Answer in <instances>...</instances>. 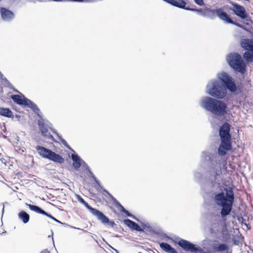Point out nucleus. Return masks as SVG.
Wrapping results in <instances>:
<instances>
[{
    "instance_id": "obj_28",
    "label": "nucleus",
    "mask_w": 253,
    "mask_h": 253,
    "mask_svg": "<svg viewBox=\"0 0 253 253\" xmlns=\"http://www.w3.org/2000/svg\"><path fill=\"white\" fill-rule=\"evenodd\" d=\"M52 132L55 134H56L57 136L58 137V139L60 141V142L62 143V144L67 149L69 150L74 151L73 149L68 145L67 141L62 138V135H61L59 133L57 132L56 129H53Z\"/></svg>"
},
{
    "instance_id": "obj_9",
    "label": "nucleus",
    "mask_w": 253,
    "mask_h": 253,
    "mask_svg": "<svg viewBox=\"0 0 253 253\" xmlns=\"http://www.w3.org/2000/svg\"><path fill=\"white\" fill-rule=\"evenodd\" d=\"M12 101L17 105L30 108L33 112L39 111L38 106L30 99L26 98L24 94H13L10 96Z\"/></svg>"
},
{
    "instance_id": "obj_32",
    "label": "nucleus",
    "mask_w": 253,
    "mask_h": 253,
    "mask_svg": "<svg viewBox=\"0 0 253 253\" xmlns=\"http://www.w3.org/2000/svg\"><path fill=\"white\" fill-rule=\"evenodd\" d=\"M1 80L2 81V84L3 85L6 86L8 87L9 88H12L13 87V85L11 84V83L7 80V79L5 77H3V78H1Z\"/></svg>"
},
{
    "instance_id": "obj_14",
    "label": "nucleus",
    "mask_w": 253,
    "mask_h": 253,
    "mask_svg": "<svg viewBox=\"0 0 253 253\" xmlns=\"http://www.w3.org/2000/svg\"><path fill=\"white\" fill-rule=\"evenodd\" d=\"M211 248L213 253H232V250L226 243L215 242L211 245Z\"/></svg>"
},
{
    "instance_id": "obj_17",
    "label": "nucleus",
    "mask_w": 253,
    "mask_h": 253,
    "mask_svg": "<svg viewBox=\"0 0 253 253\" xmlns=\"http://www.w3.org/2000/svg\"><path fill=\"white\" fill-rule=\"evenodd\" d=\"M78 201L83 205L93 215L98 211V209L92 208L90 206L80 195L76 194V195Z\"/></svg>"
},
{
    "instance_id": "obj_7",
    "label": "nucleus",
    "mask_w": 253,
    "mask_h": 253,
    "mask_svg": "<svg viewBox=\"0 0 253 253\" xmlns=\"http://www.w3.org/2000/svg\"><path fill=\"white\" fill-rule=\"evenodd\" d=\"M36 149L39 155L42 158L60 164L64 163L65 161L64 159L59 154L46 147L38 145L36 147Z\"/></svg>"
},
{
    "instance_id": "obj_3",
    "label": "nucleus",
    "mask_w": 253,
    "mask_h": 253,
    "mask_svg": "<svg viewBox=\"0 0 253 253\" xmlns=\"http://www.w3.org/2000/svg\"><path fill=\"white\" fill-rule=\"evenodd\" d=\"M194 180L199 183L202 189L206 193L207 185H210L215 189L210 192V198L214 204V207L209 211L210 227L209 231L213 235L221 230V226L225 223L227 217L229 215L233 210L235 202V195L233 188L230 186L223 187L220 185V181L213 183L210 180H206L202 183L196 180L195 176Z\"/></svg>"
},
{
    "instance_id": "obj_8",
    "label": "nucleus",
    "mask_w": 253,
    "mask_h": 253,
    "mask_svg": "<svg viewBox=\"0 0 253 253\" xmlns=\"http://www.w3.org/2000/svg\"><path fill=\"white\" fill-rule=\"evenodd\" d=\"M169 4L170 5L186 10L196 12L198 15L204 17L205 8L203 9L201 8H196L191 7V5L196 7L187 0H170Z\"/></svg>"
},
{
    "instance_id": "obj_21",
    "label": "nucleus",
    "mask_w": 253,
    "mask_h": 253,
    "mask_svg": "<svg viewBox=\"0 0 253 253\" xmlns=\"http://www.w3.org/2000/svg\"><path fill=\"white\" fill-rule=\"evenodd\" d=\"M0 116L13 119L12 111L9 108L0 107Z\"/></svg>"
},
{
    "instance_id": "obj_31",
    "label": "nucleus",
    "mask_w": 253,
    "mask_h": 253,
    "mask_svg": "<svg viewBox=\"0 0 253 253\" xmlns=\"http://www.w3.org/2000/svg\"><path fill=\"white\" fill-rule=\"evenodd\" d=\"M82 161H83V160L80 161H73V167L76 170H78L80 169L81 166L82 165Z\"/></svg>"
},
{
    "instance_id": "obj_36",
    "label": "nucleus",
    "mask_w": 253,
    "mask_h": 253,
    "mask_svg": "<svg viewBox=\"0 0 253 253\" xmlns=\"http://www.w3.org/2000/svg\"><path fill=\"white\" fill-rule=\"evenodd\" d=\"M93 180H94V181L95 182V183L97 184V186L96 187H95V188H96V189L98 191L99 190V189L100 188H102V186L101 185V183L99 181V180L96 178V177L94 175L93 176V177H91Z\"/></svg>"
},
{
    "instance_id": "obj_55",
    "label": "nucleus",
    "mask_w": 253,
    "mask_h": 253,
    "mask_svg": "<svg viewBox=\"0 0 253 253\" xmlns=\"http://www.w3.org/2000/svg\"><path fill=\"white\" fill-rule=\"evenodd\" d=\"M2 0H0V1H2Z\"/></svg>"
},
{
    "instance_id": "obj_54",
    "label": "nucleus",
    "mask_w": 253,
    "mask_h": 253,
    "mask_svg": "<svg viewBox=\"0 0 253 253\" xmlns=\"http://www.w3.org/2000/svg\"><path fill=\"white\" fill-rule=\"evenodd\" d=\"M39 1H42V0H38Z\"/></svg>"
},
{
    "instance_id": "obj_42",
    "label": "nucleus",
    "mask_w": 253,
    "mask_h": 253,
    "mask_svg": "<svg viewBox=\"0 0 253 253\" xmlns=\"http://www.w3.org/2000/svg\"><path fill=\"white\" fill-rule=\"evenodd\" d=\"M49 139H50L51 140L55 142V143H57L58 142L57 141L55 140V138H54V137L52 135H49Z\"/></svg>"
},
{
    "instance_id": "obj_37",
    "label": "nucleus",
    "mask_w": 253,
    "mask_h": 253,
    "mask_svg": "<svg viewBox=\"0 0 253 253\" xmlns=\"http://www.w3.org/2000/svg\"><path fill=\"white\" fill-rule=\"evenodd\" d=\"M93 180H94V181L95 182V183L97 184V186L96 187H95V188H96V189L98 191L99 190V189L100 188H102V186L101 185V183L99 181V180L96 178V177L94 175L93 176V177H91Z\"/></svg>"
},
{
    "instance_id": "obj_40",
    "label": "nucleus",
    "mask_w": 253,
    "mask_h": 253,
    "mask_svg": "<svg viewBox=\"0 0 253 253\" xmlns=\"http://www.w3.org/2000/svg\"><path fill=\"white\" fill-rule=\"evenodd\" d=\"M194 2L201 6H204L205 5V2L204 0H193Z\"/></svg>"
},
{
    "instance_id": "obj_43",
    "label": "nucleus",
    "mask_w": 253,
    "mask_h": 253,
    "mask_svg": "<svg viewBox=\"0 0 253 253\" xmlns=\"http://www.w3.org/2000/svg\"><path fill=\"white\" fill-rule=\"evenodd\" d=\"M87 171L88 172V174H89V175L92 177H93V176H94V174H93V173L92 172V171L91 170V169H89L87 170Z\"/></svg>"
},
{
    "instance_id": "obj_51",
    "label": "nucleus",
    "mask_w": 253,
    "mask_h": 253,
    "mask_svg": "<svg viewBox=\"0 0 253 253\" xmlns=\"http://www.w3.org/2000/svg\"><path fill=\"white\" fill-rule=\"evenodd\" d=\"M3 77H4L3 75V74L2 73H0V79H1V78H3Z\"/></svg>"
},
{
    "instance_id": "obj_30",
    "label": "nucleus",
    "mask_w": 253,
    "mask_h": 253,
    "mask_svg": "<svg viewBox=\"0 0 253 253\" xmlns=\"http://www.w3.org/2000/svg\"><path fill=\"white\" fill-rule=\"evenodd\" d=\"M232 241L234 245L238 246L240 244L239 236L238 234H234L232 237Z\"/></svg>"
},
{
    "instance_id": "obj_1",
    "label": "nucleus",
    "mask_w": 253,
    "mask_h": 253,
    "mask_svg": "<svg viewBox=\"0 0 253 253\" xmlns=\"http://www.w3.org/2000/svg\"><path fill=\"white\" fill-rule=\"evenodd\" d=\"M230 130L231 125L224 122L218 129L220 142L217 152H202L199 167L193 171L196 180L201 183L210 180L213 183L222 180V175L226 173L227 169L226 155L232 149Z\"/></svg>"
},
{
    "instance_id": "obj_27",
    "label": "nucleus",
    "mask_w": 253,
    "mask_h": 253,
    "mask_svg": "<svg viewBox=\"0 0 253 253\" xmlns=\"http://www.w3.org/2000/svg\"><path fill=\"white\" fill-rule=\"evenodd\" d=\"M222 237V241L224 242H227L231 239V234L229 232V231L227 230L226 227H222L221 230Z\"/></svg>"
},
{
    "instance_id": "obj_35",
    "label": "nucleus",
    "mask_w": 253,
    "mask_h": 253,
    "mask_svg": "<svg viewBox=\"0 0 253 253\" xmlns=\"http://www.w3.org/2000/svg\"><path fill=\"white\" fill-rule=\"evenodd\" d=\"M93 180H94V181L95 182V183L97 184V186L96 187H95V188H96V189L98 191L99 190V189L100 188H102V186L101 185V183L99 181V180L96 178V177L94 175L93 176V177H91Z\"/></svg>"
},
{
    "instance_id": "obj_5",
    "label": "nucleus",
    "mask_w": 253,
    "mask_h": 253,
    "mask_svg": "<svg viewBox=\"0 0 253 253\" xmlns=\"http://www.w3.org/2000/svg\"><path fill=\"white\" fill-rule=\"evenodd\" d=\"M226 60L235 73H239L241 75H244L246 73L247 65L238 52H230L226 55Z\"/></svg>"
},
{
    "instance_id": "obj_10",
    "label": "nucleus",
    "mask_w": 253,
    "mask_h": 253,
    "mask_svg": "<svg viewBox=\"0 0 253 253\" xmlns=\"http://www.w3.org/2000/svg\"><path fill=\"white\" fill-rule=\"evenodd\" d=\"M100 190H102V193L104 196H106L108 195L109 198L110 200H111L113 202V205L116 207L118 210L121 212L125 213L126 216L127 217H130L137 221H139L138 219L136 218V216L131 213L129 211L126 210L121 204V203L111 194H110L106 189H105L103 186L102 188H100Z\"/></svg>"
},
{
    "instance_id": "obj_25",
    "label": "nucleus",
    "mask_w": 253,
    "mask_h": 253,
    "mask_svg": "<svg viewBox=\"0 0 253 253\" xmlns=\"http://www.w3.org/2000/svg\"><path fill=\"white\" fill-rule=\"evenodd\" d=\"M136 218L139 220V222L141 224L142 227L140 232H149L151 233L155 234L156 231L154 230L152 227H151L149 224H146L145 223L141 222L138 218H137L136 217Z\"/></svg>"
},
{
    "instance_id": "obj_6",
    "label": "nucleus",
    "mask_w": 253,
    "mask_h": 253,
    "mask_svg": "<svg viewBox=\"0 0 253 253\" xmlns=\"http://www.w3.org/2000/svg\"><path fill=\"white\" fill-rule=\"evenodd\" d=\"M232 6L226 5L227 8L233 12V13L241 19V22L244 24L249 26L250 22L253 23L252 17L248 13L245 7L234 1H230Z\"/></svg>"
},
{
    "instance_id": "obj_48",
    "label": "nucleus",
    "mask_w": 253,
    "mask_h": 253,
    "mask_svg": "<svg viewBox=\"0 0 253 253\" xmlns=\"http://www.w3.org/2000/svg\"><path fill=\"white\" fill-rule=\"evenodd\" d=\"M15 117L16 118L19 119L21 118V116L19 115L16 114L15 116H14V118Z\"/></svg>"
},
{
    "instance_id": "obj_46",
    "label": "nucleus",
    "mask_w": 253,
    "mask_h": 253,
    "mask_svg": "<svg viewBox=\"0 0 253 253\" xmlns=\"http://www.w3.org/2000/svg\"><path fill=\"white\" fill-rule=\"evenodd\" d=\"M41 253H50L49 251H48L47 249H45L43 251H42Z\"/></svg>"
},
{
    "instance_id": "obj_2",
    "label": "nucleus",
    "mask_w": 253,
    "mask_h": 253,
    "mask_svg": "<svg viewBox=\"0 0 253 253\" xmlns=\"http://www.w3.org/2000/svg\"><path fill=\"white\" fill-rule=\"evenodd\" d=\"M243 84L236 81L228 73L222 72L217 74V79L210 81L206 85V93L210 96L202 97L199 102L204 110L216 117H222L229 111L226 102L222 99L227 95L228 91L233 95L243 92Z\"/></svg>"
},
{
    "instance_id": "obj_19",
    "label": "nucleus",
    "mask_w": 253,
    "mask_h": 253,
    "mask_svg": "<svg viewBox=\"0 0 253 253\" xmlns=\"http://www.w3.org/2000/svg\"><path fill=\"white\" fill-rule=\"evenodd\" d=\"M240 45L245 50H253V41L249 39H242L240 41Z\"/></svg>"
},
{
    "instance_id": "obj_50",
    "label": "nucleus",
    "mask_w": 253,
    "mask_h": 253,
    "mask_svg": "<svg viewBox=\"0 0 253 253\" xmlns=\"http://www.w3.org/2000/svg\"><path fill=\"white\" fill-rule=\"evenodd\" d=\"M109 246L112 249H113L114 251H115V252H116V253H120L119 252V251L118 250H117L116 249H114V248L112 247L111 246L109 245Z\"/></svg>"
},
{
    "instance_id": "obj_13",
    "label": "nucleus",
    "mask_w": 253,
    "mask_h": 253,
    "mask_svg": "<svg viewBox=\"0 0 253 253\" xmlns=\"http://www.w3.org/2000/svg\"><path fill=\"white\" fill-rule=\"evenodd\" d=\"M26 205L28 207V208L32 211H34L37 213H38L39 214H41L44 215H45L46 216L51 218L53 220L55 221V222L64 225L65 226H67L68 224L65 223H63L60 220H58L56 218H55L54 216H53L51 214L48 213L46 211H44L42 208L38 206L34 205H31L28 203H26Z\"/></svg>"
},
{
    "instance_id": "obj_34",
    "label": "nucleus",
    "mask_w": 253,
    "mask_h": 253,
    "mask_svg": "<svg viewBox=\"0 0 253 253\" xmlns=\"http://www.w3.org/2000/svg\"><path fill=\"white\" fill-rule=\"evenodd\" d=\"M93 180H94V181L95 182V183L97 184V186L96 187H95V188H96V189L98 191L99 190V189L100 188H102V186L101 185V183L99 181V180L96 178V177L94 175L93 176V177H91Z\"/></svg>"
},
{
    "instance_id": "obj_22",
    "label": "nucleus",
    "mask_w": 253,
    "mask_h": 253,
    "mask_svg": "<svg viewBox=\"0 0 253 253\" xmlns=\"http://www.w3.org/2000/svg\"><path fill=\"white\" fill-rule=\"evenodd\" d=\"M19 137H17V142L16 145H14L15 151L20 154H23L26 152V148L24 147L25 142L23 141H19Z\"/></svg>"
},
{
    "instance_id": "obj_44",
    "label": "nucleus",
    "mask_w": 253,
    "mask_h": 253,
    "mask_svg": "<svg viewBox=\"0 0 253 253\" xmlns=\"http://www.w3.org/2000/svg\"><path fill=\"white\" fill-rule=\"evenodd\" d=\"M241 29L246 31H247V32H249V30H248L247 28L246 27H245L244 25H242V27L241 28Z\"/></svg>"
},
{
    "instance_id": "obj_39",
    "label": "nucleus",
    "mask_w": 253,
    "mask_h": 253,
    "mask_svg": "<svg viewBox=\"0 0 253 253\" xmlns=\"http://www.w3.org/2000/svg\"><path fill=\"white\" fill-rule=\"evenodd\" d=\"M71 159L73 161H80L82 159L80 158V157L76 153H73L71 155Z\"/></svg>"
},
{
    "instance_id": "obj_20",
    "label": "nucleus",
    "mask_w": 253,
    "mask_h": 253,
    "mask_svg": "<svg viewBox=\"0 0 253 253\" xmlns=\"http://www.w3.org/2000/svg\"><path fill=\"white\" fill-rule=\"evenodd\" d=\"M159 246L162 250L168 253H178L176 250L168 243L162 242L159 244Z\"/></svg>"
},
{
    "instance_id": "obj_29",
    "label": "nucleus",
    "mask_w": 253,
    "mask_h": 253,
    "mask_svg": "<svg viewBox=\"0 0 253 253\" xmlns=\"http://www.w3.org/2000/svg\"><path fill=\"white\" fill-rule=\"evenodd\" d=\"M237 219L238 221V222L242 225H245L247 227V229H250L251 228V226H250V225L245 222V219H244L241 215H237Z\"/></svg>"
},
{
    "instance_id": "obj_12",
    "label": "nucleus",
    "mask_w": 253,
    "mask_h": 253,
    "mask_svg": "<svg viewBox=\"0 0 253 253\" xmlns=\"http://www.w3.org/2000/svg\"><path fill=\"white\" fill-rule=\"evenodd\" d=\"M227 12L224 11L222 7H216L215 9H211L208 7H205L204 17H208L210 19L213 20L215 18V14L216 16L222 21H224Z\"/></svg>"
},
{
    "instance_id": "obj_4",
    "label": "nucleus",
    "mask_w": 253,
    "mask_h": 253,
    "mask_svg": "<svg viewBox=\"0 0 253 253\" xmlns=\"http://www.w3.org/2000/svg\"><path fill=\"white\" fill-rule=\"evenodd\" d=\"M177 245L184 251L191 253H212V250L208 249L210 240L205 239L202 242L201 248L188 240L179 238L177 242Z\"/></svg>"
},
{
    "instance_id": "obj_16",
    "label": "nucleus",
    "mask_w": 253,
    "mask_h": 253,
    "mask_svg": "<svg viewBox=\"0 0 253 253\" xmlns=\"http://www.w3.org/2000/svg\"><path fill=\"white\" fill-rule=\"evenodd\" d=\"M94 216L103 224L109 225L112 227L116 225L114 221L110 220L109 218L99 210Z\"/></svg>"
},
{
    "instance_id": "obj_24",
    "label": "nucleus",
    "mask_w": 253,
    "mask_h": 253,
    "mask_svg": "<svg viewBox=\"0 0 253 253\" xmlns=\"http://www.w3.org/2000/svg\"><path fill=\"white\" fill-rule=\"evenodd\" d=\"M19 219L24 224L27 223L30 220V215L25 211H21L18 214Z\"/></svg>"
},
{
    "instance_id": "obj_18",
    "label": "nucleus",
    "mask_w": 253,
    "mask_h": 253,
    "mask_svg": "<svg viewBox=\"0 0 253 253\" xmlns=\"http://www.w3.org/2000/svg\"><path fill=\"white\" fill-rule=\"evenodd\" d=\"M123 222L131 230L138 232H140L141 230V227L137 223L129 219H124Z\"/></svg>"
},
{
    "instance_id": "obj_53",
    "label": "nucleus",
    "mask_w": 253,
    "mask_h": 253,
    "mask_svg": "<svg viewBox=\"0 0 253 253\" xmlns=\"http://www.w3.org/2000/svg\"><path fill=\"white\" fill-rule=\"evenodd\" d=\"M6 233V231H3V232H2V233H1V234L2 235V234H5V233Z\"/></svg>"
},
{
    "instance_id": "obj_49",
    "label": "nucleus",
    "mask_w": 253,
    "mask_h": 253,
    "mask_svg": "<svg viewBox=\"0 0 253 253\" xmlns=\"http://www.w3.org/2000/svg\"><path fill=\"white\" fill-rule=\"evenodd\" d=\"M4 205L3 204V207H2V216H3V214L4 213Z\"/></svg>"
},
{
    "instance_id": "obj_52",
    "label": "nucleus",
    "mask_w": 253,
    "mask_h": 253,
    "mask_svg": "<svg viewBox=\"0 0 253 253\" xmlns=\"http://www.w3.org/2000/svg\"><path fill=\"white\" fill-rule=\"evenodd\" d=\"M225 100H226V102H228V97L226 98Z\"/></svg>"
},
{
    "instance_id": "obj_38",
    "label": "nucleus",
    "mask_w": 253,
    "mask_h": 253,
    "mask_svg": "<svg viewBox=\"0 0 253 253\" xmlns=\"http://www.w3.org/2000/svg\"><path fill=\"white\" fill-rule=\"evenodd\" d=\"M155 234L158 235L159 236L162 237L163 238H166L169 240H171V238L169 236H168L167 234L164 232L156 231Z\"/></svg>"
},
{
    "instance_id": "obj_15",
    "label": "nucleus",
    "mask_w": 253,
    "mask_h": 253,
    "mask_svg": "<svg viewBox=\"0 0 253 253\" xmlns=\"http://www.w3.org/2000/svg\"><path fill=\"white\" fill-rule=\"evenodd\" d=\"M0 14L1 19L4 22H10L15 17V14L13 11L4 7H0Z\"/></svg>"
},
{
    "instance_id": "obj_26",
    "label": "nucleus",
    "mask_w": 253,
    "mask_h": 253,
    "mask_svg": "<svg viewBox=\"0 0 253 253\" xmlns=\"http://www.w3.org/2000/svg\"><path fill=\"white\" fill-rule=\"evenodd\" d=\"M223 22L227 24H230L234 25L240 28H241L243 25L242 24L237 22V21H233L232 19V18H231V16L229 14H228L227 13L226 14V15L225 16V18Z\"/></svg>"
},
{
    "instance_id": "obj_45",
    "label": "nucleus",
    "mask_w": 253,
    "mask_h": 253,
    "mask_svg": "<svg viewBox=\"0 0 253 253\" xmlns=\"http://www.w3.org/2000/svg\"><path fill=\"white\" fill-rule=\"evenodd\" d=\"M11 89L13 90V91L15 92H16V93H19L20 94V92L16 89H15L13 86V87H12V88H11Z\"/></svg>"
},
{
    "instance_id": "obj_11",
    "label": "nucleus",
    "mask_w": 253,
    "mask_h": 253,
    "mask_svg": "<svg viewBox=\"0 0 253 253\" xmlns=\"http://www.w3.org/2000/svg\"><path fill=\"white\" fill-rule=\"evenodd\" d=\"M35 111L36 112H34V113L36 114L40 118L37 121V124L39 126V129L42 135L45 136L46 135V133L48 131L47 127L49 128L52 131V130L54 129L52 128V124L47 119H44L43 117V115L40 109L39 111H37L36 110Z\"/></svg>"
},
{
    "instance_id": "obj_23",
    "label": "nucleus",
    "mask_w": 253,
    "mask_h": 253,
    "mask_svg": "<svg viewBox=\"0 0 253 253\" xmlns=\"http://www.w3.org/2000/svg\"><path fill=\"white\" fill-rule=\"evenodd\" d=\"M243 60L247 63L253 62V49L251 50H246L243 54Z\"/></svg>"
},
{
    "instance_id": "obj_33",
    "label": "nucleus",
    "mask_w": 253,
    "mask_h": 253,
    "mask_svg": "<svg viewBox=\"0 0 253 253\" xmlns=\"http://www.w3.org/2000/svg\"><path fill=\"white\" fill-rule=\"evenodd\" d=\"M93 180H94V181L95 182V183L97 184V186L96 187H95V188H96V189L98 191L99 190V189L100 188H102V186L101 185V183L99 181V180L96 178V177L94 175L93 176V177H91Z\"/></svg>"
},
{
    "instance_id": "obj_47",
    "label": "nucleus",
    "mask_w": 253,
    "mask_h": 253,
    "mask_svg": "<svg viewBox=\"0 0 253 253\" xmlns=\"http://www.w3.org/2000/svg\"><path fill=\"white\" fill-rule=\"evenodd\" d=\"M72 228H74V229H79V230H82L81 229L79 228H77V227H73V226H71ZM84 232H87V231L86 230H83L82 229Z\"/></svg>"
},
{
    "instance_id": "obj_41",
    "label": "nucleus",
    "mask_w": 253,
    "mask_h": 253,
    "mask_svg": "<svg viewBox=\"0 0 253 253\" xmlns=\"http://www.w3.org/2000/svg\"><path fill=\"white\" fill-rule=\"evenodd\" d=\"M82 166L83 168L84 169L86 170L87 171L89 169H90L89 167L88 166V165L83 160L82 161Z\"/></svg>"
}]
</instances>
